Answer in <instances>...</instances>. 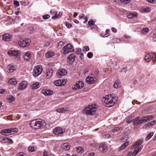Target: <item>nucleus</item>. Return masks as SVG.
I'll list each match as a JSON object with an SVG mask.
<instances>
[{
  "mask_svg": "<svg viewBox=\"0 0 156 156\" xmlns=\"http://www.w3.org/2000/svg\"><path fill=\"white\" fill-rule=\"evenodd\" d=\"M30 125L32 128L37 129L44 128L45 126L46 123L42 119H40L31 121Z\"/></svg>",
  "mask_w": 156,
  "mask_h": 156,
  "instance_id": "1",
  "label": "nucleus"
},
{
  "mask_svg": "<svg viewBox=\"0 0 156 156\" xmlns=\"http://www.w3.org/2000/svg\"><path fill=\"white\" fill-rule=\"evenodd\" d=\"M118 99L117 97H114L112 95H106L105 98L104 100L105 106L107 107H111L113 106L117 102Z\"/></svg>",
  "mask_w": 156,
  "mask_h": 156,
  "instance_id": "2",
  "label": "nucleus"
},
{
  "mask_svg": "<svg viewBox=\"0 0 156 156\" xmlns=\"http://www.w3.org/2000/svg\"><path fill=\"white\" fill-rule=\"evenodd\" d=\"M84 110L87 115H93L97 110L96 105L95 104H93L91 105H89Z\"/></svg>",
  "mask_w": 156,
  "mask_h": 156,
  "instance_id": "3",
  "label": "nucleus"
},
{
  "mask_svg": "<svg viewBox=\"0 0 156 156\" xmlns=\"http://www.w3.org/2000/svg\"><path fill=\"white\" fill-rule=\"evenodd\" d=\"M43 69L41 66H37L35 67L33 72V75L34 77H37L42 72Z\"/></svg>",
  "mask_w": 156,
  "mask_h": 156,
  "instance_id": "4",
  "label": "nucleus"
},
{
  "mask_svg": "<svg viewBox=\"0 0 156 156\" xmlns=\"http://www.w3.org/2000/svg\"><path fill=\"white\" fill-rule=\"evenodd\" d=\"M73 45L71 44H68L62 48L64 50L63 53L64 54H67L69 52L73 51V49H72Z\"/></svg>",
  "mask_w": 156,
  "mask_h": 156,
  "instance_id": "5",
  "label": "nucleus"
},
{
  "mask_svg": "<svg viewBox=\"0 0 156 156\" xmlns=\"http://www.w3.org/2000/svg\"><path fill=\"white\" fill-rule=\"evenodd\" d=\"M30 42V39H26L22 41H20L19 42V45L22 47H25L28 46Z\"/></svg>",
  "mask_w": 156,
  "mask_h": 156,
  "instance_id": "6",
  "label": "nucleus"
},
{
  "mask_svg": "<svg viewBox=\"0 0 156 156\" xmlns=\"http://www.w3.org/2000/svg\"><path fill=\"white\" fill-rule=\"evenodd\" d=\"M67 73V71L64 69L58 70L56 73V76L58 78H61L62 76H65Z\"/></svg>",
  "mask_w": 156,
  "mask_h": 156,
  "instance_id": "7",
  "label": "nucleus"
},
{
  "mask_svg": "<svg viewBox=\"0 0 156 156\" xmlns=\"http://www.w3.org/2000/svg\"><path fill=\"white\" fill-rule=\"evenodd\" d=\"M50 13L51 15H54V16L52 17V19H55L57 18H59L62 15V14L60 13H59L58 14H57V12L54 9L51 10Z\"/></svg>",
  "mask_w": 156,
  "mask_h": 156,
  "instance_id": "8",
  "label": "nucleus"
},
{
  "mask_svg": "<svg viewBox=\"0 0 156 156\" xmlns=\"http://www.w3.org/2000/svg\"><path fill=\"white\" fill-rule=\"evenodd\" d=\"M65 131L60 127H56L53 130L54 134L58 136L62 135Z\"/></svg>",
  "mask_w": 156,
  "mask_h": 156,
  "instance_id": "9",
  "label": "nucleus"
},
{
  "mask_svg": "<svg viewBox=\"0 0 156 156\" xmlns=\"http://www.w3.org/2000/svg\"><path fill=\"white\" fill-rule=\"evenodd\" d=\"M27 86V82L25 81H23L20 83L18 90H23L26 88Z\"/></svg>",
  "mask_w": 156,
  "mask_h": 156,
  "instance_id": "10",
  "label": "nucleus"
},
{
  "mask_svg": "<svg viewBox=\"0 0 156 156\" xmlns=\"http://www.w3.org/2000/svg\"><path fill=\"white\" fill-rule=\"evenodd\" d=\"M20 51L18 50H12L9 51L8 54L11 56H17L20 54Z\"/></svg>",
  "mask_w": 156,
  "mask_h": 156,
  "instance_id": "11",
  "label": "nucleus"
},
{
  "mask_svg": "<svg viewBox=\"0 0 156 156\" xmlns=\"http://www.w3.org/2000/svg\"><path fill=\"white\" fill-rule=\"evenodd\" d=\"M84 86V83L81 81H78L76 83L75 87L73 89L75 90H77L82 88Z\"/></svg>",
  "mask_w": 156,
  "mask_h": 156,
  "instance_id": "12",
  "label": "nucleus"
},
{
  "mask_svg": "<svg viewBox=\"0 0 156 156\" xmlns=\"http://www.w3.org/2000/svg\"><path fill=\"white\" fill-rule=\"evenodd\" d=\"M96 78L95 77L88 76L86 79V82L88 84H93Z\"/></svg>",
  "mask_w": 156,
  "mask_h": 156,
  "instance_id": "13",
  "label": "nucleus"
},
{
  "mask_svg": "<svg viewBox=\"0 0 156 156\" xmlns=\"http://www.w3.org/2000/svg\"><path fill=\"white\" fill-rule=\"evenodd\" d=\"M156 122L155 120L153 121L145 124L143 128L145 129H148L150 127H152L155 124Z\"/></svg>",
  "mask_w": 156,
  "mask_h": 156,
  "instance_id": "14",
  "label": "nucleus"
},
{
  "mask_svg": "<svg viewBox=\"0 0 156 156\" xmlns=\"http://www.w3.org/2000/svg\"><path fill=\"white\" fill-rule=\"evenodd\" d=\"M12 37L11 35L8 34H4L2 36L3 40L5 41H9L11 40Z\"/></svg>",
  "mask_w": 156,
  "mask_h": 156,
  "instance_id": "15",
  "label": "nucleus"
},
{
  "mask_svg": "<svg viewBox=\"0 0 156 156\" xmlns=\"http://www.w3.org/2000/svg\"><path fill=\"white\" fill-rule=\"evenodd\" d=\"M0 142L1 143H12V140L8 138H1L0 137Z\"/></svg>",
  "mask_w": 156,
  "mask_h": 156,
  "instance_id": "16",
  "label": "nucleus"
},
{
  "mask_svg": "<svg viewBox=\"0 0 156 156\" xmlns=\"http://www.w3.org/2000/svg\"><path fill=\"white\" fill-rule=\"evenodd\" d=\"M14 70V67L12 64L8 66L6 68V70L8 73H12Z\"/></svg>",
  "mask_w": 156,
  "mask_h": 156,
  "instance_id": "17",
  "label": "nucleus"
},
{
  "mask_svg": "<svg viewBox=\"0 0 156 156\" xmlns=\"http://www.w3.org/2000/svg\"><path fill=\"white\" fill-rule=\"evenodd\" d=\"M108 150L107 147L105 145L101 144L99 145V150L101 151L106 152Z\"/></svg>",
  "mask_w": 156,
  "mask_h": 156,
  "instance_id": "18",
  "label": "nucleus"
},
{
  "mask_svg": "<svg viewBox=\"0 0 156 156\" xmlns=\"http://www.w3.org/2000/svg\"><path fill=\"white\" fill-rule=\"evenodd\" d=\"M53 74V70L49 68L47 69L46 72V76L48 78H50L52 75Z\"/></svg>",
  "mask_w": 156,
  "mask_h": 156,
  "instance_id": "19",
  "label": "nucleus"
},
{
  "mask_svg": "<svg viewBox=\"0 0 156 156\" xmlns=\"http://www.w3.org/2000/svg\"><path fill=\"white\" fill-rule=\"evenodd\" d=\"M62 148L66 151H67L69 149L70 145L68 143H64L62 145Z\"/></svg>",
  "mask_w": 156,
  "mask_h": 156,
  "instance_id": "20",
  "label": "nucleus"
},
{
  "mask_svg": "<svg viewBox=\"0 0 156 156\" xmlns=\"http://www.w3.org/2000/svg\"><path fill=\"white\" fill-rule=\"evenodd\" d=\"M141 123H142L140 119V118L139 117L136 118L133 120V124L134 125H138Z\"/></svg>",
  "mask_w": 156,
  "mask_h": 156,
  "instance_id": "21",
  "label": "nucleus"
},
{
  "mask_svg": "<svg viewBox=\"0 0 156 156\" xmlns=\"http://www.w3.org/2000/svg\"><path fill=\"white\" fill-rule=\"evenodd\" d=\"M42 93L45 95H50L53 94V91L50 90H43Z\"/></svg>",
  "mask_w": 156,
  "mask_h": 156,
  "instance_id": "22",
  "label": "nucleus"
},
{
  "mask_svg": "<svg viewBox=\"0 0 156 156\" xmlns=\"http://www.w3.org/2000/svg\"><path fill=\"white\" fill-rule=\"evenodd\" d=\"M32 54L30 51H28L24 54L23 55L24 58H31L32 57Z\"/></svg>",
  "mask_w": 156,
  "mask_h": 156,
  "instance_id": "23",
  "label": "nucleus"
},
{
  "mask_svg": "<svg viewBox=\"0 0 156 156\" xmlns=\"http://www.w3.org/2000/svg\"><path fill=\"white\" fill-rule=\"evenodd\" d=\"M144 58H156V55L153 53H150L146 55Z\"/></svg>",
  "mask_w": 156,
  "mask_h": 156,
  "instance_id": "24",
  "label": "nucleus"
},
{
  "mask_svg": "<svg viewBox=\"0 0 156 156\" xmlns=\"http://www.w3.org/2000/svg\"><path fill=\"white\" fill-rule=\"evenodd\" d=\"M140 11L141 12H150L151 9L148 7H142L140 8Z\"/></svg>",
  "mask_w": 156,
  "mask_h": 156,
  "instance_id": "25",
  "label": "nucleus"
},
{
  "mask_svg": "<svg viewBox=\"0 0 156 156\" xmlns=\"http://www.w3.org/2000/svg\"><path fill=\"white\" fill-rule=\"evenodd\" d=\"M9 131L8 129H3L1 131V133L5 136H8L10 135Z\"/></svg>",
  "mask_w": 156,
  "mask_h": 156,
  "instance_id": "26",
  "label": "nucleus"
},
{
  "mask_svg": "<svg viewBox=\"0 0 156 156\" xmlns=\"http://www.w3.org/2000/svg\"><path fill=\"white\" fill-rule=\"evenodd\" d=\"M129 144V142H126L124 143L123 144L121 145V146L118 149V151H120L123 150L125 149Z\"/></svg>",
  "mask_w": 156,
  "mask_h": 156,
  "instance_id": "27",
  "label": "nucleus"
},
{
  "mask_svg": "<svg viewBox=\"0 0 156 156\" xmlns=\"http://www.w3.org/2000/svg\"><path fill=\"white\" fill-rule=\"evenodd\" d=\"M137 15V14L136 13H131L128 14L127 17L128 18L132 19L135 18Z\"/></svg>",
  "mask_w": 156,
  "mask_h": 156,
  "instance_id": "28",
  "label": "nucleus"
},
{
  "mask_svg": "<svg viewBox=\"0 0 156 156\" xmlns=\"http://www.w3.org/2000/svg\"><path fill=\"white\" fill-rule=\"evenodd\" d=\"M54 55V53L53 51H49L46 54V57L47 58H51Z\"/></svg>",
  "mask_w": 156,
  "mask_h": 156,
  "instance_id": "29",
  "label": "nucleus"
},
{
  "mask_svg": "<svg viewBox=\"0 0 156 156\" xmlns=\"http://www.w3.org/2000/svg\"><path fill=\"white\" fill-rule=\"evenodd\" d=\"M8 129L9 130V132L10 135L13 134L17 132L18 131V129L16 128Z\"/></svg>",
  "mask_w": 156,
  "mask_h": 156,
  "instance_id": "30",
  "label": "nucleus"
},
{
  "mask_svg": "<svg viewBox=\"0 0 156 156\" xmlns=\"http://www.w3.org/2000/svg\"><path fill=\"white\" fill-rule=\"evenodd\" d=\"M9 83L11 84L15 85L17 83V82L14 78H12L9 80Z\"/></svg>",
  "mask_w": 156,
  "mask_h": 156,
  "instance_id": "31",
  "label": "nucleus"
},
{
  "mask_svg": "<svg viewBox=\"0 0 156 156\" xmlns=\"http://www.w3.org/2000/svg\"><path fill=\"white\" fill-rule=\"evenodd\" d=\"M40 87L39 83L38 82H36L32 85V88L34 89H36Z\"/></svg>",
  "mask_w": 156,
  "mask_h": 156,
  "instance_id": "32",
  "label": "nucleus"
},
{
  "mask_svg": "<svg viewBox=\"0 0 156 156\" xmlns=\"http://www.w3.org/2000/svg\"><path fill=\"white\" fill-rule=\"evenodd\" d=\"M120 85V82L119 80H116L113 85V86L114 88H117Z\"/></svg>",
  "mask_w": 156,
  "mask_h": 156,
  "instance_id": "33",
  "label": "nucleus"
},
{
  "mask_svg": "<svg viewBox=\"0 0 156 156\" xmlns=\"http://www.w3.org/2000/svg\"><path fill=\"white\" fill-rule=\"evenodd\" d=\"M154 135V133L151 132L148 134L147 136L146 137L145 140L146 141L148 140Z\"/></svg>",
  "mask_w": 156,
  "mask_h": 156,
  "instance_id": "34",
  "label": "nucleus"
},
{
  "mask_svg": "<svg viewBox=\"0 0 156 156\" xmlns=\"http://www.w3.org/2000/svg\"><path fill=\"white\" fill-rule=\"evenodd\" d=\"M149 29L148 28H143L141 31V33L142 34L145 35L148 32Z\"/></svg>",
  "mask_w": 156,
  "mask_h": 156,
  "instance_id": "35",
  "label": "nucleus"
},
{
  "mask_svg": "<svg viewBox=\"0 0 156 156\" xmlns=\"http://www.w3.org/2000/svg\"><path fill=\"white\" fill-rule=\"evenodd\" d=\"M76 152L78 153H82L83 152L84 150L82 147H76Z\"/></svg>",
  "mask_w": 156,
  "mask_h": 156,
  "instance_id": "36",
  "label": "nucleus"
},
{
  "mask_svg": "<svg viewBox=\"0 0 156 156\" xmlns=\"http://www.w3.org/2000/svg\"><path fill=\"white\" fill-rule=\"evenodd\" d=\"M55 85L57 86H62V84L61 80H58L55 81L54 83Z\"/></svg>",
  "mask_w": 156,
  "mask_h": 156,
  "instance_id": "37",
  "label": "nucleus"
},
{
  "mask_svg": "<svg viewBox=\"0 0 156 156\" xmlns=\"http://www.w3.org/2000/svg\"><path fill=\"white\" fill-rule=\"evenodd\" d=\"M143 143V140H138L136 143L134 144V146L138 147L141 145Z\"/></svg>",
  "mask_w": 156,
  "mask_h": 156,
  "instance_id": "38",
  "label": "nucleus"
},
{
  "mask_svg": "<svg viewBox=\"0 0 156 156\" xmlns=\"http://www.w3.org/2000/svg\"><path fill=\"white\" fill-rule=\"evenodd\" d=\"M57 112L59 113H65L66 111V110L64 108H58L56 110Z\"/></svg>",
  "mask_w": 156,
  "mask_h": 156,
  "instance_id": "39",
  "label": "nucleus"
},
{
  "mask_svg": "<svg viewBox=\"0 0 156 156\" xmlns=\"http://www.w3.org/2000/svg\"><path fill=\"white\" fill-rule=\"evenodd\" d=\"M147 119L146 116L140 118V119L142 123L147 122Z\"/></svg>",
  "mask_w": 156,
  "mask_h": 156,
  "instance_id": "40",
  "label": "nucleus"
},
{
  "mask_svg": "<svg viewBox=\"0 0 156 156\" xmlns=\"http://www.w3.org/2000/svg\"><path fill=\"white\" fill-rule=\"evenodd\" d=\"M8 99L10 102H12L15 100V98L12 96H10Z\"/></svg>",
  "mask_w": 156,
  "mask_h": 156,
  "instance_id": "41",
  "label": "nucleus"
},
{
  "mask_svg": "<svg viewBox=\"0 0 156 156\" xmlns=\"http://www.w3.org/2000/svg\"><path fill=\"white\" fill-rule=\"evenodd\" d=\"M120 1L121 3L127 4L131 2V0H120Z\"/></svg>",
  "mask_w": 156,
  "mask_h": 156,
  "instance_id": "42",
  "label": "nucleus"
},
{
  "mask_svg": "<svg viewBox=\"0 0 156 156\" xmlns=\"http://www.w3.org/2000/svg\"><path fill=\"white\" fill-rule=\"evenodd\" d=\"M64 43L63 41H60L58 43L57 47L60 48L62 46L64 45Z\"/></svg>",
  "mask_w": 156,
  "mask_h": 156,
  "instance_id": "43",
  "label": "nucleus"
},
{
  "mask_svg": "<svg viewBox=\"0 0 156 156\" xmlns=\"http://www.w3.org/2000/svg\"><path fill=\"white\" fill-rule=\"evenodd\" d=\"M28 32L30 34H31L32 33H33L34 30V29L33 27H29L28 28Z\"/></svg>",
  "mask_w": 156,
  "mask_h": 156,
  "instance_id": "44",
  "label": "nucleus"
},
{
  "mask_svg": "<svg viewBox=\"0 0 156 156\" xmlns=\"http://www.w3.org/2000/svg\"><path fill=\"white\" fill-rule=\"evenodd\" d=\"M28 150L31 152H33L35 150L34 146H30L28 148Z\"/></svg>",
  "mask_w": 156,
  "mask_h": 156,
  "instance_id": "45",
  "label": "nucleus"
},
{
  "mask_svg": "<svg viewBox=\"0 0 156 156\" xmlns=\"http://www.w3.org/2000/svg\"><path fill=\"white\" fill-rule=\"evenodd\" d=\"M76 56L74 54L72 53L69 55L67 58H75Z\"/></svg>",
  "mask_w": 156,
  "mask_h": 156,
  "instance_id": "46",
  "label": "nucleus"
},
{
  "mask_svg": "<svg viewBox=\"0 0 156 156\" xmlns=\"http://www.w3.org/2000/svg\"><path fill=\"white\" fill-rule=\"evenodd\" d=\"M147 119V121H149L151 120L154 117V116L153 115H148L146 116Z\"/></svg>",
  "mask_w": 156,
  "mask_h": 156,
  "instance_id": "47",
  "label": "nucleus"
},
{
  "mask_svg": "<svg viewBox=\"0 0 156 156\" xmlns=\"http://www.w3.org/2000/svg\"><path fill=\"white\" fill-rule=\"evenodd\" d=\"M81 51H82V50H81V48H78L76 49V54L79 55L81 53Z\"/></svg>",
  "mask_w": 156,
  "mask_h": 156,
  "instance_id": "48",
  "label": "nucleus"
},
{
  "mask_svg": "<svg viewBox=\"0 0 156 156\" xmlns=\"http://www.w3.org/2000/svg\"><path fill=\"white\" fill-rule=\"evenodd\" d=\"M75 59H67V61L69 64H72Z\"/></svg>",
  "mask_w": 156,
  "mask_h": 156,
  "instance_id": "49",
  "label": "nucleus"
},
{
  "mask_svg": "<svg viewBox=\"0 0 156 156\" xmlns=\"http://www.w3.org/2000/svg\"><path fill=\"white\" fill-rule=\"evenodd\" d=\"M50 17V16L49 15L46 14L43 16L42 17L44 20L47 19L49 18Z\"/></svg>",
  "mask_w": 156,
  "mask_h": 156,
  "instance_id": "50",
  "label": "nucleus"
},
{
  "mask_svg": "<svg viewBox=\"0 0 156 156\" xmlns=\"http://www.w3.org/2000/svg\"><path fill=\"white\" fill-rule=\"evenodd\" d=\"M127 70V67H123L121 69L120 71V72H125L126 73Z\"/></svg>",
  "mask_w": 156,
  "mask_h": 156,
  "instance_id": "51",
  "label": "nucleus"
},
{
  "mask_svg": "<svg viewBox=\"0 0 156 156\" xmlns=\"http://www.w3.org/2000/svg\"><path fill=\"white\" fill-rule=\"evenodd\" d=\"M94 22L92 20H90L88 22V24L90 25H92L94 24Z\"/></svg>",
  "mask_w": 156,
  "mask_h": 156,
  "instance_id": "52",
  "label": "nucleus"
},
{
  "mask_svg": "<svg viewBox=\"0 0 156 156\" xmlns=\"http://www.w3.org/2000/svg\"><path fill=\"white\" fill-rule=\"evenodd\" d=\"M87 56L89 58H91L93 57V54L91 52H89L87 54Z\"/></svg>",
  "mask_w": 156,
  "mask_h": 156,
  "instance_id": "53",
  "label": "nucleus"
},
{
  "mask_svg": "<svg viewBox=\"0 0 156 156\" xmlns=\"http://www.w3.org/2000/svg\"><path fill=\"white\" fill-rule=\"evenodd\" d=\"M138 152L136 151V149H135L133 151L132 155V156H135L138 153Z\"/></svg>",
  "mask_w": 156,
  "mask_h": 156,
  "instance_id": "54",
  "label": "nucleus"
},
{
  "mask_svg": "<svg viewBox=\"0 0 156 156\" xmlns=\"http://www.w3.org/2000/svg\"><path fill=\"white\" fill-rule=\"evenodd\" d=\"M14 5L18 7L19 5V3L18 1H15L14 2Z\"/></svg>",
  "mask_w": 156,
  "mask_h": 156,
  "instance_id": "55",
  "label": "nucleus"
},
{
  "mask_svg": "<svg viewBox=\"0 0 156 156\" xmlns=\"http://www.w3.org/2000/svg\"><path fill=\"white\" fill-rule=\"evenodd\" d=\"M66 26L68 28H70L72 27V25L71 23H67V22L66 23Z\"/></svg>",
  "mask_w": 156,
  "mask_h": 156,
  "instance_id": "56",
  "label": "nucleus"
},
{
  "mask_svg": "<svg viewBox=\"0 0 156 156\" xmlns=\"http://www.w3.org/2000/svg\"><path fill=\"white\" fill-rule=\"evenodd\" d=\"M120 129L119 127H115L114 129H113V132H116L118 131Z\"/></svg>",
  "mask_w": 156,
  "mask_h": 156,
  "instance_id": "57",
  "label": "nucleus"
},
{
  "mask_svg": "<svg viewBox=\"0 0 156 156\" xmlns=\"http://www.w3.org/2000/svg\"><path fill=\"white\" fill-rule=\"evenodd\" d=\"M5 92V90L4 89H0V93L1 94H4Z\"/></svg>",
  "mask_w": 156,
  "mask_h": 156,
  "instance_id": "58",
  "label": "nucleus"
},
{
  "mask_svg": "<svg viewBox=\"0 0 156 156\" xmlns=\"http://www.w3.org/2000/svg\"><path fill=\"white\" fill-rule=\"evenodd\" d=\"M84 50H85L86 51H88L89 50V47L88 46H85L84 47Z\"/></svg>",
  "mask_w": 156,
  "mask_h": 156,
  "instance_id": "59",
  "label": "nucleus"
},
{
  "mask_svg": "<svg viewBox=\"0 0 156 156\" xmlns=\"http://www.w3.org/2000/svg\"><path fill=\"white\" fill-rule=\"evenodd\" d=\"M142 149V148L141 147H138L136 149V151H137L138 152H139L141 151Z\"/></svg>",
  "mask_w": 156,
  "mask_h": 156,
  "instance_id": "60",
  "label": "nucleus"
},
{
  "mask_svg": "<svg viewBox=\"0 0 156 156\" xmlns=\"http://www.w3.org/2000/svg\"><path fill=\"white\" fill-rule=\"evenodd\" d=\"M16 156H26V155H24L23 153L21 152L19 153Z\"/></svg>",
  "mask_w": 156,
  "mask_h": 156,
  "instance_id": "61",
  "label": "nucleus"
},
{
  "mask_svg": "<svg viewBox=\"0 0 156 156\" xmlns=\"http://www.w3.org/2000/svg\"><path fill=\"white\" fill-rule=\"evenodd\" d=\"M153 41H156V34H155L153 36Z\"/></svg>",
  "mask_w": 156,
  "mask_h": 156,
  "instance_id": "62",
  "label": "nucleus"
},
{
  "mask_svg": "<svg viewBox=\"0 0 156 156\" xmlns=\"http://www.w3.org/2000/svg\"><path fill=\"white\" fill-rule=\"evenodd\" d=\"M43 156H49V155H48V154L47 152L46 151H44Z\"/></svg>",
  "mask_w": 156,
  "mask_h": 156,
  "instance_id": "63",
  "label": "nucleus"
},
{
  "mask_svg": "<svg viewBox=\"0 0 156 156\" xmlns=\"http://www.w3.org/2000/svg\"><path fill=\"white\" fill-rule=\"evenodd\" d=\"M95 155L94 153L93 152H92L89 153L88 154V156H94Z\"/></svg>",
  "mask_w": 156,
  "mask_h": 156,
  "instance_id": "64",
  "label": "nucleus"
}]
</instances>
